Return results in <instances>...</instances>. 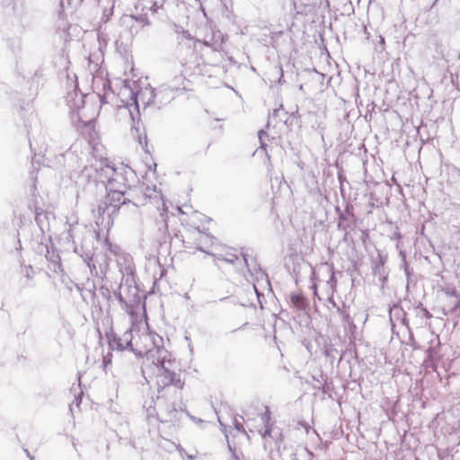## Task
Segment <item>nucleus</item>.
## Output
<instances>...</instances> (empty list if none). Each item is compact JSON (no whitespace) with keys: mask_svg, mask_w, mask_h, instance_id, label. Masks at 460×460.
Here are the masks:
<instances>
[{"mask_svg":"<svg viewBox=\"0 0 460 460\" xmlns=\"http://www.w3.org/2000/svg\"><path fill=\"white\" fill-rule=\"evenodd\" d=\"M135 177V172L130 167L120 165L115 167L111 181L104 185L106 196L104 200L97 207V212L100 217L107 214L111 217L119 211L122 205L131 203L133 206H138V199H136L128 190H130L129 181Z\"/></svg>","mask_w":460,"mask_h":460,"instance_id":"1","label":"nucleus"},{"mask_svg":"<svg viewBox=\"0 0 460 460\" xmlns=\"http://www.w3.org/2000/svg\"><path fill=\"white\" fill-rule=\"evenodd\" d=\"M125 89L128 90L130 93L131 97V105L135 107L136 114H134L130 110L129 114L131 120L134 123L133 128L138 131V128L135 125L136 118H139V105L138 100H140L144 105V111L147 109L154 108L155 110H160L163 107L169 104L174 98L173 89L172 86L168 85H161L158 88H152L151 86L145 87L140 91L134 92V90L129 86L128 81H124ZM137 124L139 121L137 120Z\"/></svg>","mask_w":460,"mask_h":460,"instance_id":"2","label":"nucleus"},{"mask_svg":"<svg viewBox=\"0 0 460 460\" xmlns=\"http://www.w3.org/2000/svg\"><path fill=\"white\" fill-rule=\"evenodd\" d=\"M153 363L157 367L156 384L157 393L173 392L183 389L184 382L181 380V375L172 369L174 361L171 359V354L167 349L161 347L157 349V357L153 358Z\"/></svg>","mask_w":460,"mask_h":460,"instance_id":"3","label":"nucleus"},{"mask_svg":"<svg viewBox=\"0 0 460 460\" xmlns=\"http://www.w3.org/2000/svg\"><path fill=\"white\" fill-rule=\"evenodd\" d=\"M180 395V391H178L176 396L173 395V392L157 393L155 407L157 410V417L161 422L179 421L183 413L192 418L186 410L181 407L176 408L175 401Z\"/></svg>","mask_w":460,"mask_h":460,"instance_id":"4","label":"nucleus"},{"mask_svg":"<svg viewBox=\"0 0 460 460\" xmlns=\"http://www.w3.org/2000/svg\"><path fill=\"white\" fill-rule=\"evenodd\" d=\"M93 238L94 236L90 231H85L80 247L75 246L74 252L86 263L93 276H99V274H104V270L102 263H99V270L96 266L99 261L98 255L94 252Z\"/></svg>","mask_w":460,"mask_h":460,"instance_id":"5","label":"nucleus"},{"mask_svg":"<svg viewBox=\"0 0 460 460\" xmlns=\"http://www.w3.org/2000/svg\"><path fill=\"white\" fill-rule=\"evenodd\" d=\"M216 238L210 234H199V238L197 240V249L199 251L206 252L208 255L216 257L217 260L225 261L228 263L234 264L237 260L238 256L235 253L233 252H226V255L223 254H216L213 252H210L208 250H206V248L208 247V243L212 246L214 244V241Z\"/></svg>","mask_w":460,"mask_h":460,"instance_id":"6","label":"nucleus"},{"mask_svg":"<svg viewBox=\"0 0 460 460\" xmlns=\"http://www.w3.org/2000/svg\"><path fill=\"white\" fill-rule=\"evenodd\" d=\"M132 337L131 330L124 332L122 336H118L112 332L107 334L110 347L112 349H117L119 350L130 349L131 351H134L132 347Z\"/></svg>","mask_w":460,"mask_h":460,"instance_id":"7","label":"nucleus"},{"mask_svg":"<svg viewBox=\"0 0 460 460\" xmlns=\"http://www.w3.org/2000/svg\"><path fill=\"white\" fill-rule=\"evenodd\" d=\"M338 221V229L347 231V229H353L356 226V216L354 213V207L351 203H346L342 213H340Z\"/></svg>","mask_w":460,"mask_h":460,"instance_id":"8","label":"nucleus"},{"mask_svg":"<svg viewBox=\"0 0 460 460\" xmlns=\"http://www.w3.org/2000/svg\"><path fill=\"white\" fill-rule=\"evenodd\" d=\"M115 166L110 165L108 160H102L100 165L95 168V181L97 183L104 185L109 184V181H111Z\"/></svg>","mask_w":460,"mask_h":460,"instance_id":"9","label":"nucleus"},{"mask_svg":"<svg viewBox=\"0 0 460 460\" xmlns=\"http://www.w3.org/2000/svg\"><path fill=\"white\" fill-rule=\"evenodd\" d=\"M386 262V256L378 253L377 261L374 262L373 266V273L376 277L378 278L379 281L384 287L388 280V270H386L385 264Z\"/></svg>","mask_w":460,"mask_h":460,"instance_id":"10","label":"nucleus"},{"mask_svg":"<svg viewBox=\"0 0 460 460\" xmlns=\"http://www.w3.org/2000/svg\"><path fill=\"white\" fill-rule=\"evenodd\" d=\"M195 42L201 43L206 47L211 48L214 51H219L224 42V36L220 31H213L210 38L206 36L204 40H196Z\"/></svg>","mask_w":460,"mask_h":460,"instance_id":"11","label":"nucleus"},{"mask_svg":"<svg viewBox=\"0 0 460 460\" xmlns=\"http://www.w3.org/2000/svg\"><path fill=\"white\" fill-rule=\"evenodd\" d=\"M247 251H248L247 249L242 248L241 255L243 259V261L247 267L249 273L252 277L255 274H257L258 270L261 269V268L253 258H251L249 260V254H248Z\"/></svg>","mask_w":460,"mask_h":460,"instance_id":"12","label":"nucleus"},{"mask_svg":"<svg viewBox=\"0 0 460 460\" xmlns=\"http://www.w3.org/2000/svg\"><path fill=\"white\" fill-rule=\"evenodd\" d=\"M290 303L295 308L302 311L305 310L309 306L308 299L302 294H291Z\"/></svg>","mask_w":460,"mask_h":460,"instance_id":"13","label":"nucleus"},{"mask_svg":"<svg viewBox=\"0 0 460 460\" xmlns=\"http://www.w3.org/2000/svg\"><path fill=\"white\" fill-rule=\"evenodd\" d=\"M34 213L36 224L39 226L40 230L44 232L45 227L48 226L49 225V215L47 212H45L42 208L37 207L35 208Z\"/></svg>","mask_w":460,"mask_h":460,"instance_id":"14","label":"nucleus"},{"mask_svg":"<svg viewBox=\"0 0 460 460\" xmlns=\"http://www.w3.org/2000/svg\"><path fill=\"white\" fill-rule=\"evenodd\" d=\"M153 343H154V349L148 350L147 357L155 358L157 357V349L161 348V347L164 348V344H163L164 343L163 338L161 336L157 335L156 338H154Z\"/></svg>","mask_w":460,"mask_h":460,"instance_id":"15","label":"nucleus"},{"mask_svg":"<svg viewBox=\"0 0 460 460\" xmlns=\"http://www.w3.org/2000/svg\"><path fill=\"white\" fill-rule=\"evenodd\" d=\"M323 353L326 358H329L332 362L336 358L338 353L337 349L331 343H325L323 348Z\"/></svg>","mask_w":460,"mask_h":460,"instance_id":"16","label":"nucleus"},{"mask_svg":"<svg viewBox=\"0 0 460 460\" xmlns=\"http://www.w3.org/2000/svg\"><path fill=\"white\" fill-rule=\"evenodd\" d=\"M327 273H329V279L327 280V284L330 286V288H334L336 287V278H335V272L332 266L326 265Z\"/></svg>","mask_w":460,"mask_h":460,"instance_id":"17","label":"nucleus"},{"mask_svg":"<svg viewBox=\"0 0 460 460\" xmlns=\"http://www.w3.org/2000/svg\"><path fill=\"white\" fill-rule=\"evenodd\" d=\"M252 277L254 278V279L256 281L264 280L268 284H270L268 275L266 274V272L262 269H259L258 271H257V274H255Z\"/></svg>","mask_w":460,"mask_h":460,"instance_id":"18","label":"nucleus"},{"mask_svg":"<svg viewBox=\"0 0 460 460\" xmlns=\"http://www.w3.org/2000/svg\"><path fill=\"white\" fill-rule=\"evenodd\" d=\"M99 294L102 296V297L107 301H110L111 298V291L110 289L105 286H101L99 288Z\"/></svg>","mask_w":460,"mask_h":460,"instance_id":"19","label":"nucleus"},{"mask_svg":"<svg viewBox=\"0 0 460 460\" xmlns=\"http://www.w3.org/2000/svg\"><path fill=\"white\" fill-rule=\"evenodd\" d=\"M113 294L123 308L124 307L128 308L130 306L129 304L128 303V301L123 297V296L121 295L120 292L114 291Z\"/></svg>","mask_w":460,"mask_h":460,"instance_id":"20","label":"nucleus"},{"mask_svg":"<svg viewBox=\"0 0 460 460\" xmlns=\"http://www.w3.org/2000/svg\"><path fill=\"white\" fill-rule=\"evenodd\" d=\"M176 31L181 34V40L179 42L180 44L183 40H186L188 42L193 40V38L191 37L190 33L188 31H185L183 29H181V31H179V29H177Z\"/></svg>","mask_w":460,"mask_h":460,"instance_id":"21","label":"nucleus"},{"mask_svg":"<svg viewBox=\"0 0 460 460\" xmlns=\"http://www.w3.org/2000/svg\"><path fill=\"white\" fill-rule=\"evenodd\" d=\"M437 349L436 348L434 347H429L427 350H426V354H427V359L428 360H430V361H433L435 359V357L437 356Z\"/></svg>","mask_w":460,"mask_h":460,"instance_id":"22","label":"nucleus"},{"mask_svg":"<svg viewBox=\"0 0 460 460\" xmlns=\"http://www.w3.org/2000/svg\"><path fill=\"white\" fill-rule=\"evenodd\" d=\"M408 344L413 349H420V347L419 346V344L417 343V341H415V338H414V335L413 333L410 331V334H409V341H408Z\"/></svg>","mask_w":460,"mask_h":460,"instance_id":"23","label":"nucleus"},{"mask_svg":"<svg viewBox=\"0 0 460 460\" xmlns=\"http://www.w3.org/2000/svg\"><path fill=\"white\" fill-rule=\"evenodd\" d=\"M270 414H271V412H270L269 407H266L265 412L261 414V420L264 423V425L270 424Z\"/></svg>","mask_w":460,"mask_h":460,"instance_id":"24","label":"nucleus"},{"mask_svg":"<svg viewBox=\"0 0 460 460\" xmlns=\"http://www.w3.org/2000/svg\"><path fill=\"white\" fill-rule=\"evenodd\" d=\"M133 17L135 18L136 21H137L140 23H142L143 26L149 24V21H148V18H147L146 14H140L138 16H133Z\"/></svg>","mask_w":460,"mask_h":460,"instance_id":"25","label":"nucleus"},{"mask_svg":"<svg viewBox=\"0 0 460 460\" xmlns=\"http://www.w3.org/2000/svg\"><path fill=\"white\" fill-rule=\"evenodd\" d=\"M276 69H277L278 74L279 75L277 82H278V84L279 85H281V84H283L285 83L284 72H283L282 66H276Z\"/></svg>","mask_w":460,"mask_h":460,"instance_id":"26","label":"nucleus"},{"mask_svg":"<svg viewBox=\"0 0 460 460\" xmlns=\"http://www.w3.org/2000/svg\"><path fill=\"white\" fill-rule=\"evenodd\" d=\"M234 429L239 432L246 433L243 423L240 420H238L237 418H234Z\"/></svg>","mask_w":460,"mask_h":460,"instance_id":"27","label":"nucleus"},{"mask_svg":"<svg viewBox=\"0 0 460 460\" xmlns=\"http://www.w3.org/2000/svg\"><path fill=\"white\" fill-rule=\"evenodd\" d=\"M418 308L420 309L423 317H425L427 319H429L432 317V314L429 312V310L427 308L423 307L421 303L419 304Z\"/></svg>","mask_w":460,"mask_h":460,"instance_id":"28","label":"nucleus"},{"mask_svg":"<svg viewBox=\"0 0 460 460\" xmlns=\"http://www.w3.org/2000/svg\"><path fill=\"white\" fill-rule=\"evenodd\" d=\"M265 426V430L264 432L262 433V438H266L267 437H270V438H272V428L270 424H267V425H264Z\"/></svg>","mask_w":460,"mask_h":460,"instance_id":"29","label":"nucleus"},{"mask_svg":"<svg viewBox=\"0 0 460 460\" xmlns=\"http://www.w3.org/2000/svg\"><path fill=\"white\" fill-rule=\"evenodd\" d=\"M402 267H403V270H404L405 275H406V277H407V279H408V281H409V280H410V277H411V273H412V270H411V269H410V267H409V265H408L407 261H404V262L402 263Z\"/></svg>","mask_w":460,"mask_h":460,"instance_id":"30","label":"nucleus"},{"mask_svg":"<svg viewBox=\"0 0 460 460\" xmlns=\"http://www.w3.org/2000/svg\"><path fill=\"white\" fill-rule=\"evenodd\" d=\"M77 231L76 226H70L68 230V236L73 240L74 243H75V238L76 237L75 232Z\"/></svg>","mask_w":460,"mask_h":460,"instance_id":"31","label":"nucleus"},{"mask_svg":"<svg viewBox=\"0 0 460 460\" xmlns=\"http://www.w3.org/2000/svg\"><path fill=\"white\" fill-rule=\"evenodd\" d=\"M339 312H340V314H341V315L342 317V321L345 322V323H349V319H350L349 314L346 311H344V310H340L339 309Z\"/></svg>","mask_w":460,"mask_h":460,"instance_id":"32","label":"nucleus"},{"mask_svg":"<svg viewBox=\"0 0 460 460\" xmlns=\"http://www.w3.org/2000/svg\"><path fill=\"white\" fill-rule=\"evenodd\" d=\"M458 307H460V298L459 297L455 298V300L452 302L451 311L456 312Z\"/></svg>","mask_w":460,"mask_h":460,"instance_id":"33","label":"nucleus"},{"mask_svg":"<svg viewBox=\"0 0 460 460\" xmlns=\"http://www.w3.org/2000/svg\"><path fill=\"white\" fill-rule=\"evenodd\" d=\"M32 271H33V270H32V267H31V266L25 267V274H24V276H25V278H26L27 279H31V278H32V277H31V273H32Z\"/></svg>","mask_w":460,"mask_h":460,"instance_id":"34","label":"nucleus"},{"mask_svg":"<svg viewBox=\"0 0 460 460\" xmlns=\"http://www.w3.org/2000/svg\"><path fill=\"white\" fill-rule=\"evenodd\" d=\"M258 137L260 140H264L265 137H269V135L264 129H261L258 131Z\"/></svg>","mask_w":460,"mask_h":460,"instance_id":"35","label":"nucleus"},{"mask_svg":"<svg viewBox=\"0 0 460 460\" xmlns=\"http://www.w3.org/2000/svg\"><path fill=\"white\" fill-rule=\"evenodd\" d=\"M290 117L292 119H296V120L299 119L300 114H299V111H298V106L296 107V111H295L291 112Z\"/></svg>","mask_w":460,"mask_h":460,"instance_id":"36","label":"nucleus"},{"mask_svg":"<svg viewBox=\"0 0 460 460\" xmlns=\"http://www.w3.org/2000/svg\"><path fill=\"white\" fill-rule=\"evenodd\" d=\"M294 119L290 116L285 120V123L288 127H291L294 124Z\"/></svg>","mask_w":460,"mask_h":460,"instance_id":"37","label":"nucleus"},{"mask_svg":"<svg viewBox=\"0 0 460 460\" xmlns=\"http://www.w3.org/2000/svg\"><path fill=\"white\" fill-rule=\"evenodd\" d=\"M450 0H435L434 3H433V6L436 5V4H438L440 3L444 4H447V3H449Z\"/></svg>","mask_w":460,"mask_h":460,"instance_id":"38","label":"nucleus"},{"mask_svg":"<svg viewBox=\"0 0 460 460\" xmlns=\"http://www.w3.org/2000/svg\"><path fill=\"white\" fill-rule=\"evenodd\" d=\"M447 294H449V295H450L451 296H453L454 298H458V297H459V296H458V294H457L456 290H455V289H453V290H452V291H450V292H447Z\"/></svg>","mask_w":460,"mask_h":460,"instance_id":"39","label":"nucleus"},{"mask_svg":"<svg viewBox=\"0 0 460 460\" xmlns=\"http://www.w3.org/2000/svg\"><path fill=\"white\" fill-rule=\"evenodd\" d=\"M128 288H129V289L133 288V290H134V296H137V287H136V286H133V287H132V286H131V284H128Z\"/></svg>","mask_w":460,"mask_h":460,"instance_id":"40","label":"nucleus"},{"mask_svg":"<svg viewBox=\"0 0 460 460\" xmlns=\"http://www.w3.org/2000/svg\"><path fill=\"white\" fill-rule=\"evenodd\" d=\"M400 256L402 257V263L406 261V254L405 252L400 251Z\"/></svg>","mask_w":460,"mask_h":460,"instance_id":"41","label":"nucleus"},{"mask_svg":"<svg viewBox=\"0 0 460 460\" xmlns=\"http://www.w3.org/2000/svg\"><path fill=\"white\" fill-rule=\"evenodd\" d=\"M81 396H75V402H76V405L79 406L81 403Z\"/></svg>","mask_w":460,"mask_h":460,"instance_id":"42","label":"nucleus"},{"mask_svg":"<svg viewBox=\"0 0 460 460\" xmlns=\"http://www.w3.org/2000/svg\"><path fill=\"white\" fill-rule=\"evenodd\" d=\"M342 210L340 207L336 206L335 207V212L336 214L338 215V217H340V213H342Z\"/></svg>","mask_w":460,"mask_h":460,"instance_id":"43","label":"nucleus"},{"mask_svg":"<svg viewBox=\"0 0 460 460\" xmlns=\"http://www.w3.org/2000/svg\"><path fill=\"white\" fill-rule=\"evenodd\" d=\"M279 111H280V109H275V110L273 111V112H272V116H273V117H277V116H279Z\"/></svg>","mask_w":460,"mask_h":460,"instance_id":"44","label":"nucleus"},{"mask_svg":"<svg viewBox=\"0 0 460 460\" xmlns=\"http://www.w3.org/2000/svg\"><path fill=\"white\" fill-rule=\"evenodd\" d=\"M227 447H228L229 452H231L232 455H233V452H235L234 448L230 445L229 442L227 443Z\"/></svg>","mask_w":460,"mask_h":460,"instance_id":"45","label":"nucleus"},{"mask_svg":"<svg viewBox=\"0 0 460 460\" xmlns=\"http://www.w3.org/2000/svg\"><path fill=\"white\" fill-rule=\"evenodd\" d=\"M260 143H261V146L260 147L262 148V149H266L267 145H266L265 141L264 140H260Z\"/></svg>","mask_w":460,"mask_h":460,"instance_id":"46","label":"nucleus"},{"mask_svg":"<svg viewBox=\"0 0 460 460\" xmlns=\"http://www.w3.org/2000/svg\"><path fill=\"white\" fill-rule=\"evenodd\" d=\"M232 458L234 460H240V458H239L238 455L236 454V452H233Z\"/></svg>","mask_w":460,"mask_h":460,"instance_id":"47","label":"nucleus"},{"mask_svg":"<svg viewBox=\"0 0 460 460\" xmlns=\"http://www.w3.org/2000/svg\"><path fill=\"white\" fill-rule=\"evenodd\" d=\"M24 452L30 457L31 460H34V456H31L30 452L27 449H24Z\"/></svg>","mask_w":460,"mask_h":460,"instance_id":"48","label":"nucleus"},{"mask_svg":"<svg viewBox=\"0 0 460 460\" xmlns=\"http://www.w3.org/2000/svg\"><path fill=\"white\" fill-rule=\"evenodd\" d=\"M24 452L30 457L31 460H34V456H31L30 452L27 449H24Z\"/></svg>","mask_w":460,"mask_h":460,"instance_id":"49","label":"nucleus"},{"mask_svg":"<svg viewBox=\"0 0 460 460\" xmlns=\"http://www.w3.org/2000/svg\"><path fill=\"white\" fill-rule=\"evenodd\" d=\"M128 282H134L133 277H131V279H129V277H127V279H126V285H128Z\"/></svg>","mask_w":460,"mask_h":460,"instance_id":"50","label":"nucleus"},{"mask_svg":"<svg viewBox=\"0 0 460 460\" xmlns=\"http://www.w3.org/2000/svg\"><path fill=\"white\" fill-rule=\"evenodd\" d=\"M394 235H395V237H396L397 239H401V238H402V234H401V233H400V232L395 233V234H394Z\"/></svg>","mask_w":460,"mask_h":460,"instance_id":"51","label":"nucleus"},{"mask_svg":"<svg viewBox=\"0 0 460 460\" xmlns=\"http://www.w3.org/2000/svg\"><path fill=\"white\" fill-rule=\"evenodd\" d=\"M106 244H107V245H109V249H110V250H111V243H109V241H108V240H106Z\"/></svg>","mask_w":460,"mask_h":460,"instance_id":"52","label":"nucleus"},{"mask_svg":"<svg viewBox=\"0 0 460 460\" xmlns=\"http://www.w3.org/2000/svg\"><path fill=\"white\" fill-rule=\"evenodd\" d=\"M144 139H145V145L147 146V140H146V136L144 137Z\"/></svg>","mask_w":460,"mask_h":460,"instance_id":"53","label":"nucleus"},{"mask_svg":"<svg viewBox=\"0 0 460 460\" xmlns=\"http://www.w3.org/2000/svg\"><path fill=\"white\" fill-rule=\"evenodd\" d=\"M139 144L142 145V139H141V137H139Z\"/></svg>","mask_w":460,"mask_h":460,"instance_id":"54","label":"nucleus"}]
</instances>
